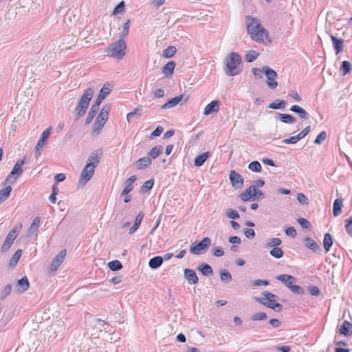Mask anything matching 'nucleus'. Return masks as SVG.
Returning a JSON list of instances; mask_svg holds the SVG:
<instances>
[{"label": "nucleus", "instance_id": "f257e3e1", "mask_svg": "<svg viewBox=\"0 0 352 352\" xmlns=\"http://www.w3.org/2000/svg\"><path fill=\"white\" fill-rule=\"evenodd\" d=\"M245 24L248 33L252 40L261 43L264 41V37L268 36L267 32L256 18H252L250 16H245Z\"/></svg>", "mask_w": 352, "mask_h": 352}, {"label": "nucleus", "instance_id": "f03ea898", "mask_svg": "<svg viewBox=\"0 0 352 352\" xmlns=\"http://www.w3.org/2000/svg\"><path fill=\"white\" fill-rule=\"evenodd\" d=\"M241 56L237 52H231L224 59V72L228 76H233L241 73Z\"/></svg>", "mask_w": 352, "mask_h": 352}, {"label": "nucleus", "instance_id": "7ed1b4c3", "mask_svg": "<svg viewBox=\"0 0 352 352\" xmlns=\"http://www.w3.org/2000/svg\"><path fill=\"white\" fill-rule=\"evenodd\" d=\"M126 44L124 39L120 38L115 43L109 45L104 50V54L110 58L121 60L126 54Z\"/></svg>", "mask_w": 352, "mask_h": 352}, {"label": "nucleus", "instance_id": "20e7f679", "mask_svg": "<svg viewBox=\"0 0 352 352\" xmlns=\"http://www.w3.org/2000/svg\"><path fill=\"white\" fill-rule=\"evenodd\" d=\"M94 93L95 89L93 87H89L85 91L75 108L76 118L85 115Z\"/></svg>", "mask_w": 352, "mask_h": 352}, {"label": "nucleus", "instance_id": "39448f33", "mask_svg": "<svg viewBox=\"0 0 352 352\" xmlns=\"http://www.w3.org/2000/svg\"><path fill=\"white\" fill-rule=\"evenodd\" d=\"M262 294L263 298H255V300L257 302L274 309L276 311L279 312L282 311V305L276 302V300L278 298L277 296L267 291L263 292Z\"/></svg>", "mask_w": 352, "mask_h": 352}, {"label": "nucleus", "instance_id": "423d86ee", "mask_svg": "<svg viewBox=\"0 0 352 352\" xmlns=\"http://www.w3.org/2000/svg\"><path fill=\"white\" fill-rule=\"evenodd\" d=\"M22 226H23L22 223H20L18 226H16L15 227H14L8 232V235L1 248V252H6L10 249L12 244L13 243V241L19 235V233L20 230H21Z\"/></svg>", "mask_w": 352, "mask_h": 352}, {"label": "nucleus", "instance_id": "0eeeda50", "mask_svg": "<svg viewBox=\"0 0 352 352\" xmlns=\"http://www.w3.org/2000/svg\"><path fill=\"white\" fill-rule=\"evenodd\" d=\"M211 239L209 237L204 238L196 245H192L190 248V252L195 255H199L205 253L211 245Z\"/></svg>", "mask_w": 352, "mask_h": 352}, {"label": "nucleus", "instance_id": "6e6552de", "mask_svg": "<svg viewBox=\"0 0 352 352\" xmlns=\"http://www.w3.org/2000/svg\"><path fill=\"white\" fill-rule=\"evenodd\" d=\"M96 168V167L92 166L90 162H87L80 174L79 179V184L80 185L85 186L91 179Z\"/></svg>", "mask_w": 352, "mask_h": 352}, {"label": "nucleus", "instance_id": "1a4fd4ad", "mask_svg": "<svg viewBox=\"0 0 352 352\" xmlns=\"http://www.w3.org/2000/svg\"><path fill=\"white\" fill-rule=\"evenodd\" d=\"M25 164L23 160H19L14 166L10 174L7 176L6 182L13 184L16 182V178L23 173L22 166Z\"/></svg>", "mask_w": 352, "mask_h": 352}, {"label": "nucleus", "instance_id": "9d476101", "mask_svg": "<svg viewBox=\"0 0 352 352\" xmlns=\"http://www.w3.org/2000/svg\"><path fill=\"white\" fill-rule=\"evenodd\" d=\"M264 74L267 78V85L268 87L272 89H276L278 86V83L276 81L278 74L276 71L267 66H264Z\"/></svg>", "mask_w": 352, "mask_h": 352}, {"label": "nucleus", "instance_id": "9b49d317", "mask_svg": "<svg viewBox=\"0 0 352 352\" xmlns=\"http://www.w3.org/2000/svg\"><path fill=\"white\" fill-rule=\"evenodd\" d=\"M51 133V127L45 129L43 131L41 136L40 137L36 146L35 147V153L36 155H40L41 151L43 149L44 146L46 144L47 139L49 138Z\"/></svg>", "mask_w": 352, "mask_h": 352}, {"label": "nucleus", "instance_id": "f8f14e48", "mask_svg": "<svg viewBox=\"0 0 352 352\" xmlns=\"http://www.w3.org/2000/svg\"><path fill=\"white\" fill-rule=\"evenodd\" d=\"M229 179L232 186L235 188H241L243 187L244 179L235 170H232L230 172Z\"/></svg>", "mask_w": 352, "mask_h": 352}, {"label": "nucleus", "instance_id": "ddd939ff", "mask_svg": "<svg viewBox=\"0 0 352 352\" xmlns=\"http://www.w3.org/2000/svg\"><path fill=\"white\" fill-rule=\"evenodd\" d=\"M66 256V250H62L56 255L50 265V272H56Z\"/></svg>", "mask_w": 352, "mask_h": 352}, {"label": "nucleus", "instance_id": "4468645a", "mask_svg": "<svg viewBox=\"0 0 352 352\" xmlns=\"http://www.w3.org/2000/svg\"><path fill=\"white\" fill-rule=\"evenodd\" d=\"M104 113H100L96 117V121L94 122V129H93V133H95L96 135H98L102 129L103 128L105 122L108 120V117L103 115Z\"/></svg>", "mask_w": 352, "mask_h": 352}, {"label": "nucleus", "instance_id": "2eb2a0df", "mask_svg": "<svg viewBox=\"0 0 352 352\" xmlns=\"http://www.w3.org/2000/svg\"><path fill=\"white\" fill-rule=\"evenodd\" d=\"M102 152L101 150H96L90 153L87 162H90L92 166L97 167L102 158Z\"/></svg>", "mask_w": 352, "mask_h": 352}, {"label": "nucleus", "instance_id": "dca6fc26", "mask_svg": "<svg viewBox=\"0 0 352 352\" xmlns=\"http://www.w3.org/2000/svg\"><path fill=\"white\" fill-rule=\"evenodd\" d=\"M276 278L284 283L289 289L291 287L294 285V283L296 282V278L294 276L288 274L279 275Z\"/></svg>", "mask_w": 352, "mask_h": 352}, {"label": "nucleus", "instance_id": "f3484780", "mask_svg": "<svg viewBox=\"0 0 352 352\" xmlns=\"http://www.w3.org/2000/svg\"><path fill=\"white\" fill-rule=\"evenodd\" d=\"M219 110V102L218 100H212L204 108V114L205 116H208L211 113L218 112Z\"/></svg>", "mask_w": 352, "mask_h": 352}, {"label": "nucleus", "instance_id": "a211bd4d", "mask_svg": "<svg viewBox=\"0 0 352 352\" xmlns=\"http://www.w3.org/2000/svg\"><path fill=\"white\" fill-rule=\"evenodd\" d=\"M29 287V280L27 276H24L17 281L16 285V289L19 293H23L28 289Z\"/></svg>", "mask_w": 352, "mask_h": 352}, {"label": "nucleus", "instance_id": "6ab92c4d", "mask_svg": "<svg viewBox=\"0 0 352 352\" xmlns=\"http://www.w3.org/2000/svg\"><path fill=\"white\" fill-rule=\"evenodd\" d=\"M184 276L190 284H197L199 278L193 270L185 269Z\"/></svg>", "mask_w": 352, "mask_h": 352}, {"label": "nucleus", "instance_id": "aec40b11", "mask_svg": "<svg viewBox=\"0 0 352 352\" xmlns=\"http://www.w3.org/2000/svg\"><path fill=\"white\" fill-rule=\"evenodd\" d=\"M184 95L180 94L169 100L168 102L161 106L162 109H170L178 104L183 99Z\"/></svg>", "mask_w": 352, "mask_h": 352}, {"label": "nucleus", "instance_id": "412c9836", "mask_svg": "<svg viewBox=\"0 0 352 352\" xmlns=\"http://www.w3.org/2000/svg\"><path fill=\"white\" fill-rule=\"evenodd\" d=\"M256 186L251 185L249 188H248L245 191H243L240 195V198L243 201H247L250 199L253 200L254 195H252L255 192Z\"/></svg>", "mask_w": 352, "mask_h": 352}, {"label": "nucleus", "instance_id": "4be33fe9", "mask_svg": "<svg viewBox=\"0 0 352 352\" xmlns=\"http://www.w3.org/2000/svg\"><path fill=\"white\" fill-rule=\"evenodd\" d=\"M351 328H352L351 323L348 320H344L339 329V333L345 337H350L352 335V331H350Z\"/></svg>", "mask_w": 352, "mask_h": 352}, {"label": "nucleus", "instance_id": "5701e85b", "mask_svg": "<svg viewBox=\"0 0 352 352\" xmlns=\"http://www.w3.org/2000/svg\"><path fill=\"white\" fill-rule=\"evenodd\" d=\"M304 245L306 246V248H309L314 252L321 251L320 245L309 237H306L304 239Z\"/></svg>", "mask_w": 352, "mask_h": 352}, {"label": "nucleus", "instance_id": "b1692460", "mask_svg": "<svg viewBox=\"0 0 352 352\" xmlns=\"http://www.w3.org/2000/svg\"><path fill=\"white\" fill-rule=\"evenodd\" d=\"M330 38L333 42L334 50H336V54H340L343 50V43L344 40L342 38H338L333 34L330 35Z\"/></svg>", "mask_w": 352, "mask_h": 352}, {"label": "nucleus", "instance_id": "393cba45", "mask_svg": "<svg viewBox=\"0 0 352 352\" xmlns=\"http://www.w3.org/2000/svg\"><path fill=\"white\" fill-rule=\"evenodd\" d=\"M151 159L149 157L146 156L136 161L135 166L138 169L142 170L148 167L151 164Z\"/></svg>", "mask_w": 352, "mask_h": 352}, {"label": "nucleus", "instance_id": "a878e982", "mask_svg": "<svg viewBox=\"0 0 352 352\" xmlns=\"http://www.w3.org/2000/svg\"><path fill=\"white\" fill-rule=\"evenodd\" d=\"M290 111L297 113L301 119L307 120L309 118L308 113L298 105L295 104L292 106Z\"/></svg>", "mask_w": 352, "mask_h": 352}, {"label": "nucleus", "instance_id": "bb28decb", "mask_svg": "<svg viewBox=\"0 0 352 352\" xmlns=\"http://www.w3.org/2000/svg\"><path fill=\"white\" fill-rule=\"evenodd\" d=\"M40 223H41V218L39 217H36L34 219L33 221L32 222L30 228H29V230L28 231V236H31L33 234H34L39 226H40Z\"/></svg>", "mask_w": 352, "mask_h": 352}, {"label": "nucleus", "instance_id": "cd10ccee", "mask_svg": "<svg viewBox=\"0 0 352 352\" xmlns=\"http://www.w3.org/2000/svg\"><path fill=\"white\" fill-rule=\"evenodd\" d=\"M163 263V258L160 256H156L151 258L148 261V266L151 269H157L160 267Z\"/></svg>", "mask_w": 352, "mask_h": 352}, {"label": "nucleus", "instance_id": "c85d7f7f", "mask_svg": "<svg viewBox=\"0 0 352 352\" xmlns=\"http://www.w3.org/2000/svg\"><path fill=\"white\" fill-rule=\"evenodd\" d=\"M64 322L62 320H56L50 327L48 331H53L54 333H60L64 329Z\"/></svg>", "mask_w": 352, "mask_h": 352}, {"label": "nucleus", "instance_id": "c756f323", "mask_svg": "<svg viewBox=\"0 0 352 352\" xmlns=\"http://www.w3.org/2000/svg\"><path fill=\"white\" fill-rule=\"evenodd\" d=\"M143 217L144 214L142 212H139L138 214L136 216L133 225L129 229V234L134 233L138 229L143 219Z\"/></svg>", "mask_w": 352, "mask_h": 352}, {"label": "nucleus", "instance_id": "7c9ffc66", "mask_svg": "<svg viewBox=\"0 0 352 352\" xmlns=\"http://www.w3.org/2000/svg\"><path fill=\"white\" fill-rule=\"evenodd\" d=\"M343 207V199H336L333 205V213L335 217L339 215L342 211V208Z\"/></svg>", "mask_w": 352, "mask_h": 352}, {"label": "nucleus", "instance_id": "2f4dec72", "mask_svg": "<svg viewBox=\"0 0 352 352\" xmlns=\"http://www.w3.org/2000/svg\"><path fill=\"white\" fill-rule=\"evenodd\" d=\"M210 156L209 152L203 153L197 156L195 159V165L197 167L201 166Z\"/></svg>", "mask_w": 352, "mask_h": 352}, {"label": "nucleus", "instance_id": "473e14b6", "mask_svg": "<svg viewBox=\"0 0 352 352\" xmlns=\"http://www.w3.org/2000/svg\"><path fill=\"white\" fill-rule=\"evenodd\" d=\"M175 67V63L174 61H170L162 67V73L166 76H170L173 74Z\"/></svg>", "mask_w": 352, "mask_h": 352}, {"label": "nucleus", "instance_id": "72a5a7b5", "mask_svg": "<svg viewBox=\"0 0 352 352\" xmlns=\"http://www.w3.org/2000/svg\"><path fill=\"white\" fill-rule=\"evenodd\" d=\"M197 270L200 271L204 276L212 275L213 273L212 267L207 263H201L199 265Z\"/></svg>", "mask_w": 352, "mask_h": 352}, {"label": "nucleus", "instance_id": "f704fd0d", "mask_svg": "<svg viewBox=\"0 0 352 352\" xmlns=\"http://www.w3.org/2000/svg\"><path fill=\"white\" fill-rule=\"evenodd\" d=\"M333 245V239L329 233L324 234L323 239V246L326 252H328Z\"/></svg>", "mask_w": 352, "mask_h": 352}, {"label": "nucleus", "instance_id": "c9c22d12", "mask_svg": "<svg viewBox=\"0 0 352 352\" xmlns=\"http://www.w3.org/2000/svg\"><path fill=\"white\" fill-rule=\"evenodd\" d=\"M111 89L112 85L110 83H104L103 87L100 89L98 96H100V97H102V98L104 99L111 93Z\"/></svg>", "mask_w": 352, "mask_h": 352}, {"label": "nucleus", "instance_id": "e433bc0d", "mask_svg": "<svg viewBox=\"0 0 352 352\" xmlns=\"http://www.w3.org/2000/svg\"><path fill=\"white\" fill-rule=\"evenodd\" d=\"M278 116L280 120L285 124H293L296 122V118L290 114L279 113Z\"/></svg>", "mask_w": 352, "mask_h": 352}, {"label": "nucleus", "instance_id": "4c0bfd02", "mask_svg": "<svg viewBox=\"0 0 352 352\" xmlns=\"http://www.w3.org/2000/svg\"><path fill=\"white\" fill-rule=\"evenodd\" d=\"M162 153V146H157L152 148L147 154L151 159L157 158Z\"/></svg>", "mask_w": 352, "mask_h": 352}, {"label": "nucleus", "instance_id": "58836bf2", "mask_svg": "<svg viewBox=\"0 0 352 352\" xmlns=\"http://www.w3.org/2000/svg\"><path fill=\"white\" fill-rule=\"evenodd\" d=\"M22 254V250L19 249L17 250L13 256H12L10 262H9V266L10 267H14L16 265L17 263L19 262V260L20 259Z\"/></svg>", "mask_w": 352, "mask_h": 352}, {"label": "nucleus", "instance_id": "ea45409f", "mask_svg": "<svg viewBox=\"0 0 352 352\" xmlns=\"http://www.w3.org/2000/svg\"><path fill=\"white\" fill-rule=\"evenodd\" d=\"M12 190L11 186H7L0 190V203L6 201L9 197Z\"/></svg>", "mask_w": 352, "mask_h": 352}, {"label": "nucleus", "instance_id": "a19ab883", "mask_svg": "<svg viewBox=\"0 0 352 352\" xmlns=\"http://www.w3.org/2000/svg\"><path fill=\"white\" fill-rule=\"evenodd\" d=\"M219 275L221 280L226 283H229L232 280L231 274L226 270H221Z\"/></svg>", "mask_w": 352, "mask_h": 352}, {"label": "nucleus", "instance_id": "79ce46f5", "mask_svg": "<svg viewBox=\"0 0 352 352\" xmlns=\"http://www.w3.org/2000/svg\"><path fill=\"white\" fill-rule=\"evenodd\" d=\"M142 113V105H138L135 109L133 111H131L129 113H127L126 115V120L128 122L130 121V120L133 117V116H138V117H140Z\"/></svg>", "mask_w": 352, "mask_h": 352}, {"label": "nucleus", "instance_id": "37998d69", "mask_svg": "<svg viewBox=\"0 0 352 352\" xmlns=\"http://www.w3.org/2000/svg\"><path fill=\"white\" fill-rule=\"evenodd\" d=\"M286 102L284 100H276L275 102H271L269 104V108L272 109H284L285 107Z\"/></svg>", "mask_w": 352, "mask_h": 352}, {"label": "nucleus", "instance_id": "c03bdc74", "mask_svg": "<svg viewBox=\"0 0 352 352\" xmlns=\"http://www.w3.org/2000/svg\"><path fill=\"white\" fill-rule=\"evenodd\" d=\"M177 52V49L175 46H168L163 51V56L165 58H171Z\"/></svg>", "mask_w": 352, "mask_h": 352}, {"label": "nucleus", "instance_id": "a18cd8bd", "mask_svg": "<svg viewBox=\"0 0 352 352\" xmlns=\"http://www.w3.org/2000/svg\"><path fill=\"white\" fill-rule=\"evenodd\" d=\"M351 64L350 62L347 60H344L342 63L341 67H340V71L342 72V75L345 76L346 74L350 73L351 71Z\"/></svg>", "mask_w": 352, "mask_h": 352}, {"label": "nucleus", "instance_id": "49530a36", "mask_svg": "<svg viewBox=\"0 0 352 352\" xmlns=\"http://www.w3.org/2000/svg\"><path fill=\"white\" fill-rule=\"evenodd\" d=\"M248 168L254 173H260L262 170L261 165L258 161L250 162L248 165Z\"/></svg>", "mask_w": 352, "mask_h": 352}, {"label": "nucleus", "instance_id": "de8ad7c7", "mask_svg": "<svg viewBox=\"0 0 352 352\" xmlns=\"http://www.w3.org/2000/svg\"><path fill=\"white\" fill-rule=\"evenodd\" d=\"M108 267L112 271H118L122 268V265L119 261L114 260L108 263Z\"/></svg>", "mask_w": 352, "mask_h": 352}, {"label": "nucleus", "instance_id": "09e8293b", "mask_svg": "<svg viewBox=\"0 0 352 352\" xmlns=\"http://www.w3.org/2000/svg\"><path fill=\"white\" fill-rule=\"evenodd\" d=\"M98 109H96L94 107H91L89 113H88V115H87V117L86 118V124H89L91 122V121L93 120L94 118L96 116V115L97 114L98 111Z\"/></svg>", "mask_w": 352, "mask_h": 352}, {"label": "nucleus", "instance_id": "8fccbe9b", "mask_svg": "<svg viewBox=\"0 0 352 352\" xmlns=\"http://www.w3.org/2000/svg\"><path fill=\"white\" fill-rule=\"evenodd\" d=\"M270 254L272 256L276 258H280L283 256V252L281 248L278 247L273 248L270 251Z\"/></svg>", "mask_w": 352, "mask_h": 352}, {"label": "nucleus", "instance_id": "3c124183", "mask_svg": "<svg viewBox=\"0 0 352 352\" xmlns=\"http://www.w3.org/2000/svg\"><path fill=\"white\" fill-rule=\"evenodd\" d=\"M130 20L128 19L124 24L122 27V32L120 33V38L124 39V38L128 35L129 28H130Z\"/></svg>", "mask_w": 352, "mask_h": 352}, {"label": "nucleus", "instance_id": "603ef678", "mask_svg": "<svg viewBox=\"0 0 352 352\" xmlns=\"http://www.w3.org/2000/svg\"><path fill=\"white\" fill-rule=\"evenodd\" d=\"M154 180L153 179H149L144 183L142 186L141 187V190L143 192H146L149 191L153 186Z\"/></svg>", "mask_w": 352, "mask_h": 352}, {"label": "nucleus", "instance_id": "864d4df0", "mask_svg": "<svg viewBox=\"0 0 352 352\" xmlns=\"http://www.w3.org/2000/svg\"><path fill=\"white\" fill-rule=\"evenodd\" d=\"M258 55L259 54L256 51H250L245 56V60L248 63H252L256 59Z\"/></svg>", "mask_w": 352, "mask_h": 352}, {"label": "nucleus", "instance_id": "5fc2aeb1", "mask_svg": "<svg viewBox=\"0 0 352 352\" xmlns=\"http://www.w3.org/2000/svg\"><path fill=\"white\" fill-rule=\"evenodd\" d=\"M226 215L232 219H237L239 218V214L236 210L229 208L226 212Z\"/></svg>", "mask_w": 352, "mask_h": 352}, {"label": "nucleus", "instance_id": "6e6d98bb", "mask_svg": "<svg viewBox=\"0 0 352 352\" xmlns=\"http://www.w3.org/2000/svg\"><path fill=\"white\" fill-rule=\"evenodd\" d=\"M12 285H10V284L6 285L1 290V298L3 299V298H6L10 294V292L12 291Z\"/></svg>", "mask_w": 352, "mask_h": 352}, {"label": "nucleus", "instance_id": "4d7b16f0", "mask_svg": "<svg viewBox=\"0 0 352 352\" xmlns=\"http://www.w3.org/2000/svg\"><path fill=\"white\" fill-rule=\"evenodd\" d=\"M266 318H267V314L264 312L255 313L251 317V320H254V321L265 320Z\"/></svg>", "mask_w": 352, "mask_h": 352}, {"label": "nucleus", "instance_id": "13d9d810", "mask_svg": "<svg viewBox=\"0 0 352 352\" xmlns=\"http://www.w3.org/2000/svg\"><path fill=\"white\" fill-rule=\"evenodd\" d=\"M327 138V133L325 131H322L319 133V135L314 140V142L317 144H320L322 142Z\"/></svg>", "mask_w": 352, "mask_h": 352}, {"label": "nucleus", "instance_id": "bf43d9fd", "mask_svg": "<svg viewBox=\"0 0 352 352\" xmlns=\"http://www.w3.org/2000/svg\"><path fill=\"white\" fill-rule=\"evenodd\" d=\"M282 241L279 238H272L270 239V241L267 243V246L268 247H277L280 245Z\"/></svg>", "mask_w": 352, "mask_h": 352}, {"label": "nucleus", "instance_id": "052dcab7", "mask_svg": "<svg viewBox=\"0 0 352 352\" xmlns=\"http://www.w3.org/2000/svg\"><path fill=\"white\" fill-rule=\"evenodd\" d=\"M299 140H300L299 137H298V135H294V136H292L289 138L284 139L283 140V142L285 144H296Z\"/></svg>", "mask_w": 352, "mask_h": 352}, {"label": "nucleus", "instance_id": "680f3d73", "mask_svg": "<svg viewBox=\"0 0 352 352\" xmlns=\"http://www.w3.org/2000/svg\"><path fill=\"white\" fill-rule=\"evenodd\" d=\"M298 223L301 226L302 228L308 229L310 227V223L308 220L304 218H298L297 219Z\"/></svg>", "mask_w": 352, "mask_h": 352}, {"label": "nucleus", "instance_id": "e2e57ef3", "mask_svg": "<svg viewBox=\"0 0 352 352\" xmlns=\"http://www.w3.org/2000/svg\"><path fill=\"white\" fill-rule=\"evenodd\" d=\"M290 290L296 294L302 295L305 293L304 289L298 285H294L293 287H291Z\"/></svg>", "mask_w": 352, "mask_h": 352}, {"label": "nucleus", "instance_id": "0e129e2a", "mask_svg": "<svg viewBox=\"0 0 352 352\" xmlns=\"http://www.w3.org/2000/svg\"><path fill=\"white\" fill-rule=\"evenodd\" d=\"M252 73L256 77H258L259 78H263V74L264 73V66L262 67V69L256 67L253 68Z\"/></svg>", "mask_w": 352, "mask_h": 352}, {"label": "nucleus", "instance_id": "69168bd1", "mask_svg": "<svg viewBox=\"0 0 352 352\" xmlns=\"http://www.w3.org/2000/svg\"><path fill=\"white\" fill-rule=\"evenodd\" d=\"M311 126H307L302 131H301L297 135L299 137V140L304 138L310 131Z\"/></svg>", "mask_w": 352, "mask_h": 352}, {"label": "nucleus", "instance_id": "338daca9", "mask_svg": "<svg viewBox=\"0 0 352 352\" xmlns=\"http://www.w3.org/2000/svg\"><path fill=\"white\" fill-rule=\"evenodd\" d=\"M297 200L299 203L302 204H308V199L307 197L302 194V193H298L297 195Z\"/></svg>", "mask_w": 352, "mask_h": 352}, {"label": "nucleus", "instance_id": "774afa93", "mask_svg": "<svg viewBox=\"0 0 352 352\" xmlns=\"http://www.w3.org/2000/svg\"><path fill=\"white\" fill-rule=\"evenodd\" d=\"M309 292L312 296H318L320 293L319 288L317 286L309 287Z\"/></svg>", "mask_w": 352, "mask_h": 352}]
</instances>
